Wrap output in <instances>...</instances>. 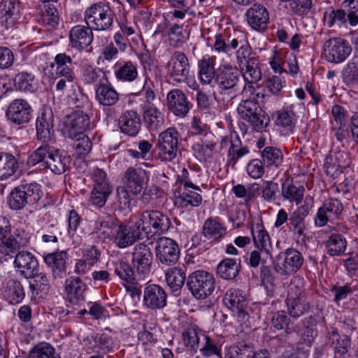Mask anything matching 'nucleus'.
<instances>
[{
    "instance_id": "obj_13",
    "label": "nucleus",
    "mask_w": 358,
    "mask_h": 358,
    "mask_svg": "<svg viewBox=\"0 0 358 358\" xmlns=\"http://www.w3.org/2000/svg\"><path fill=\"white\" fill-rule=\"evenodd\" d=\"M131 264L141 277L148 275L151 271L153 256L149 246L145 243L136 244L132 249Z\"/></svg>"
},
{
    "instance_id": "obj_52",
    "label": "nucleus",
    "mask_w": 358,
    "mask_h": 358,
    "mask_svg": "<svg viewBox=\"0 0 358 358\" xmlns=\"http://www.w3.org/2000/svg\"><path fill=\"white\" fill-rule=\"evenodd\" d=\"M308 214V208L301 206L294 211L289 217V225L293 228L294 234L302 236L305 229L304 218Z\"/></svg>"
},
{
    "instance_id": "obj_45",
    "label": "nucleus",
    "mask_w": 358,
    "mask_h": 358,
    "mask_svg": "<svg viewBox=\"0 0 358 358\" xmlns=\"http://www.w3.org/2000/svg\"><path fill=\"white\" fill-rule=\"evenodd\" d=\"M254 244L261 252H265L267 255H270V249L271 248L270 236L264 229L262 222L257 223L256 225V231L251 229Z\"/></svg>"
},
{
    "instance_id": "obj_31",
    "label": "nucleus",
    "mask_w": 358,
    "mask_h": 358,
    "mask_svg": "<svg viewBox=\"0 0 358 358\" xmlns=\"http://www.w3.org/2000/svg\"><path fill=\"white\" fill-rule=\"evenodd\" d=\"M68 255L65 251L49 253L44 257V262L50 268L55 279H62L66 273V259Z\"/></svg>"
},
{
    "instance_id": "obj_18",
    "label": "nucleus",
    "mask_w": 358,
    "mask_h": 358,
    "mask_svg": "<svg viewBox=\"0 0 358 358\" xmlns=\"http://www.w3.org/2000/svg\"><path fill=\"white\" fill-rule=\"evenodd\" d=\"M223 302L232 312L237 314L238 318L244 322L248 319L245 311L248 303L243 292L238 289H230L227 291Z\"/></svg>"
},
{
    "instance_id": "obj_14",
    "label": "nucleus",
    "mask_w": 358,
    "mask_h": 358,
    "mask_svg": "<svg viewBox=\"0 0 358 358\" xmlns=\"http://www.w3.org/2000/svg\"><path fill=\"white\" fill-rule=\"evenodd\" d=\"M170 78L175 82L184 83L189 74V63L186 55L176 50L172 53L166 64Z\"/></svg>"
},
{
    "instance_id": "obj_3",
    "label": "nucleus",
    "mask_w": 358,
    "mask_h": 358,
    "mask_svg": "<svg viewBox=\"0 0 358 358\" xmlns=\"http://www.w3.org/2000/svg\"><path fill=\"white\" fill-rule=\"evenodd\" d=\"M41 185L36 182L22 181L9 194L8 203L11 209L20 210L27 205H34L41 199Z\"/></svg>"
},
{
    "instance_id": "obj_51",
    "label": "nucleus",
    "mask_w": 358,
    "mask_h": 358,
    "mask_svg": "<svg viewBox=\"0 0 358 358\" xmlns=\"http://www.w3.org/2000/svg\"><path fill=\"white\" fill-rule=\"evenodd\" d=\"M199 350L206 357H210L213 355L219 357L222 356L221 345L218 340L206 334H204L202 338Z\"/></svg>"
},
{
    "instance_id": "obj_6",
    "label": "nucleus",
    "mask_w": 358,
    "mask_h": 358,
    "mask_svg": "<svg viewBox=\"0 0 358 358\" xmlns=\"http://www.w3.org/2000/svg\"><path fill=\"white\" fill-rule=\"evenodd\" d=\"M187 287L196 299L203 300L213 293L215 278L212 273L206 271L197 270L187 277Z\"/></svg>"
},
{
    "instance_id": "obj_20",
    "label": "nucleus",
    "mask_w": 358,
    "mask_h": 358,
    "mask_svg": "<svg viewBox=\"0 0 358 358\" xmlns=\"http://www.w3.org/2000/svg\"><path fill=\"white\" fill-rule=\"evenodd\" d=\"M89 116L81 110H76L67 116L64 122V132L69 138L76 137L78 134H83L90 128Z\"/></svg>"
},
{
    "instance_id": "obj_58",
    "label": "nucleus",
    "mask_w": 358,
    "mask_h": 358,
    "mask_svg": "<svg viewBox=\"0 0 358 358\" xmlns=\"http://www.w3.org/2000/svg\"><path fill=\"white\" fill-rule=\"evenodd\" d=\"M20 243L13 237L11 232L9 235L0 238V255L13 257L15 254L21 248Z\"/></svg>"
},
{
    "instance_id": "obj_54",
    "label": "nucleus",
    "mask_w": 358,
    "mask_h": 358,
    "mask_svg": "<svg viewBox=\"0 0 358 358\" xmlns=\"http://www.w3.org/2000/svg\"><path fill=\"white\" fill-rule=\"evenodd\" d=\"M262 157L264 164L268 167H278L283 161V155L282 151L275 147H266L262 152Z\"/></svg>"
},
{
    "instance_id": "obj_16",
    "label": "nucleus",
    "mask_w": 358,
    "mask_h": 358,
    "mask_svg": "<svg viewBox=\"0 0 358 358\" xmlns=\"http://www.w3.org/2000/svg\"><path fill=\"white\" fill-rule=\"evenodd\" d=\"M324 48L327 61L335 64L344 62L352 52L351 45L341 38L329 39L325 42Z\"/></svg>"
},
{
    "instance_id": "obj_15",
    "label": "nucleus",
    "mask_w": 358,
    "mask_h": 358,
    "mask_svg": "<svg viewBox=\"0 0 358 358\" xmlns=\"http://www.w3.org/2000/svg\"><path fill=\"white\" fill-rule=\"evenodd\" d=\"M140 228L138 220L131 226L120 224L115 227L112 236L117 246L125 248L133 245L138 239L143 238L145 236Z\"/></svg>"
},
{
    "instance_id": "obj_36",
    "label": "nucleus",
    "mask_w": 358,
    "mask_h": 358,
    "mask_svg": "<svg viewBox=\"0 0 358 358\" xmlns=\"http://www.w3.org/2000/svg\"><path fill=\"white\" fill-rule=\"evenodd\" d=\"M115 70V78L122 82H133L138 78L137 64L127 60L116 63Z\"/></svg>"
},
{
    "instance_id": "obj_30",
    "label": "nucleus",
    "mask_w": 358,
    "mask_h": 358,
    "mask_svg": "<svg viewBox=\"0 0 358 358\" xmlns=\"http://www.w3.org/2000/svg\"><path fill=\"white\" fill-rule=\"evenodd\" d=\"M328 342L334 351V358H350L351 340L348 336H341L336 329L329 332Z\"/></svg>"
},
{
    "instance_id": "obj_46",
    "label": "nucleus",
    "mask_w": 358,
    "mask_h": 358,
    "mask_svg": "<svg viewBox=\"0 0 358 358\" xmlns=\"http://www.w3.org/2000/svg\"><path fill=\"white\" fill-rule=\"evenodd\" d=\"M245 81L249 84L248 88L253 89L251 85L257 83L262 77L259 59L252 60L250 63L243 65V69H240Z\"/></svg>"
},
{
    "instance_id": "obj_40",
    "label": "nucleus",
    "mask_w": 358,
    "mask_h": 358,
    "mask_svg": "<svg viewBox=\"0 0 358 358\" xmlns=\"http://www.w3.org/2000/svg\"><path fill=\"white\" fill-rule=\"evenodd\" d=\"M143 117L145 124L150 131H157L164 123V115L154 106H143Z\"/></svg>"
},
{
    "instance_id": "obj_4",
    "label": "nucleus",
    "mask_w": 358,
    "mask_h": 358,
    "mask_svg": "<svg viewBox=\"0 0 358 358\" xmlns=\"http://www.w3.org/2000/svg\"><path fill=\"white\" fill-rule=\"evenodd\" d=\"M324 20L329 27H355L358 24V0H345L339 9H332Z\"/></svg>"
},
{
    "instance_id": "obj_19",
    "label": "nucleus",
    "mask_w": 358,
    "mask_h": 358,
    "mask_svg": "<svg viewBox=\"0 0 358 358\" xmlns=\"http://www.w3.org/2000/svg\"><path fill=\"white\" fill-rule=\"evenodd\" d=\"M167 294L159 285L150 284L144 288L143 304L147 308L156 310L166 306Z\"/></svg>"
},
{
    "instance_id": "obj_62",
    "label": "nucleus",
    "mask_w": 358,
    "mask_h": 358,
    "mask_svg": "<svg viewBox=\"0 0 358 358\" xmlns=\"http://www.w3.org/2000/svg\"><path fill=\"white\" fill-rule=\"evenodd\" d=\"M236 57L240 69H243V65L250 63L252 60L258 59L247 42L240 46L236 52Z\"/></svg>"
},
{
    "instance_id": "obj_27",
    "label": "nucleus",
    "mask_w": 358,
    "mask_h": 358,
    "mask_svg": "<svg viewBox=\"0 0 358 358\" xmlns=\"http://www.w3.org/2000/svg\"><path fill=\"white\" fill-rule=\"evenodd\" d=\"M14 264L21 275L26 278L34 276L36 271H39V264L36 257L28 251H20L17 253Z\"/></svg>"
},
{
    "instance_id": "obj_11",
    "label": "nucleus",
    "mask_w": 358,
    "mask_h": 358,
    "mask_svg": "<svg viewBox=\"0 0 358 358\" xmlns=\"http://www.w3.org/2000/svg\"><path fill=\"white\" fill-rule=\"evenodd\" d=\"M155 251L157 259L166 266L176 264L180 257V248L172 238L162 236L155 242Z\"/></svg>"
},
{
    "instance_id": "obj_35",
    "label": "nucleus",
    "mask_w": 358,
    "mask_h": 358,
    "mask_svg": "<svg viewBox=\"0 0 358 358\" xmlns=\"http://www.w3.org/2000/svg\"><path fill=\"white\" fill-rule=\"evenodd\" d=\"M204 333L195 324H189L182 333L184 345L193 352H196L200 348V343Z\"/></svg>"
},
{
    "instance_id": "obj_41",
    "label": "nucleus",
    "mask_w": 358,
    "mask_h": 358,
    "mask_svg": "<svg viewBox=\"0 0 358 358\" xmlns=\"http://www.w3.org/2000/svg\"><path fill=\"white\" fill-rule=\"evenodd\" d=\"M241 261L237 263L236 260L231 258H226L222 260L217 267V274L224 280H234L240 272Z\"/></svg>"
},
{
    "instance_id": "obj_60",
    "label": "nucleus",
    "mask_w": 358,
    "mask_h": 358,
    "mask_svg": "<svg viewBox=\"0 0 358 358\" xmlns=\"http://www.w3.org/2000/svg\"><path fill=\"white\" fill-rule=\"evenodd\" d=\"M30 278L34 279L33 282L29 283V289L33 294L36 292L38 294L39 292L46 293L49 291L50 285L45 273L36 271Z\"/></svg>"
},
{
    "instance_id": "obj_17",
    "label": "nucleus",
    "mask_w": 358,
    "mask_h": 358,
    "mask_svg": "<svg viewBox=\"0 0 358 358\" xmlns=\"http://www.w3.org/2000/svg\"><path fill=\"white\" fill-rule=\"evenodd\" d=\"M37 139L47 143L52 140L55 135L54 115L49 108H43L36 122Z\"/></svg>"
},
{
    "instance_id": "obj_37",
    "label": "nucleus",
    "mask_w": 358,
    "mask_h": 358,
    "mask_svg": "<svg viewBox=\"0 0 358 358\" xmlns=\"http://www.w3.org/2000/svg\"><path fill=\"white\" fill-rule=\"evenodd\" d=\"M80 78L84 84L94 85L95 87L108 80L104 71L90 65H86L82 68Z\"/></svg>"
},
{
    "instance_id": "obj_47",
    "label": "nucleus",
    "mask_w": 358,
    "mask_h": 358,
    "mask_svg": "<svg viewBox=\"0 0 358 358\" xmlns=\"http://www.w3.org/2000/svg\"><path fill=\"white\" fill-rule=\"evenodd\" d=\"M165 275L167 285L173 292L180 291L186 280L185 271L182 268H170Z\"/></svg>"
},
{
    "instance_id": "obj_34",
    "label": "nucleus",
    "mask_w": 358,
    "mask_h": 358,
    "mask_svg": "<svg viewBox=\"0 0 358 358\" xmlns=\"http://www.w3.org/2000/svg\"><path fill=\"white\" fill-rule=\"evenodd\" d=\"M290 317L284 310H278L273 313L271 317V325L277 330H284L282 337L285 341L290 343L291 336L293 332L297 331V326H289Z\"/></svg>"
},
{
    "instance_id": "obj_12",
    "label": "nucleus",
    "mask_w": 358,
    "mask_h": 358,
    "mask_svg": "<svg viewBox=\"0 0 358 358\" xmlns=\"http://www.w3.org/2000/svg\"><path fill=\"white\" fill-rule=\"evenodd\" d=\"M288 314L297 318L303 315L308 309L304 289L300 282H292L286 299Z\"/></svg>"
},
{
    "instance_id": "obj_29",
    "label": "nucleus",
    "mask_w": 358,
    "mask_h": 358,
    "mask_svg": "<svg viewBox=\"0 0 358 358\" xmlns=\"http://www.w3.org/2000/svg\"><path fill=\"white\" fill-rule=\"evenodd\" d=\"M247 21L255 30L263 31L269 22V14L266 8L259 3H255L246 13Z\"/></svg>"
},
{
    "instance_id": "obj_48",
    "label": "nucleus",
    "mask_w": 358,
    "mask_h": 358,
    "mask_svg": "<svg viewBox=\"0 0 358 358\" xmlns=\"http://www.w3.org/2000/svg\"><path fill=\"white\" fill-rule=\"evenodd\" d=\"M347 248V241L343 235L332 234L326 241V249L328 255L332 257L343 254Z\"/></svg>"
},
{
    "instance_id": "obj_59",
    "label": "nucleus",
    "mask_w": 358,
    "mask_h": 358,
    "mask_svg": "<svg viewBox=\"0 0 358 358\" xmlns=\"http://www.w3.org/2000/svg\"><path fill=\"white\" fill-rule=\"evenodd\" d=\"M55 348L48 343H39L29 352L27 358H55Z\"/></svg>"
},
{
    "instance_id": "obj_55",
    "label": "nucleus",
    "mask_w": 358,
    "mask_h": 358,
    "mask_svg": "<svg viewBox=\"0 0 358 358\" xmlns=\"http://www.w3.org/2000/svg\"><path fill=\"white\" fill-rule=\"evenodd\" d=\"M201 192L191 187L183 188L178 196L180 206L183 208H187L189 205L194 207L200 206L202 203Z\"/></svg>"
},
{
    "instance_id": "obj_33",
    "label": "nucleus",
    "mask_w": 358,
    "mask_h": 358,
    "mask_svg": "<svg viewBox=\"0 0 358 358\" xmlns=\"http://www.w3.org/2000/svg\"><path fill=\"white\" fill-rule=\"evenodd\" d=\"M95 99L101 106H112L118 101L119 94L107 80L95 87Z\"/></svg>"
},
{
    "instance_id": "obj_38",
    "label": "nucleus",
    "mask_w": 358,
    "mask_h": 358,
    "mask_svg": "<svg viewBox=\"0 0 358 358\" xmlns=\"http://www.w3.org/2000/svg\"><path fill=\"white\" fill-rule=\"evenodd\" d=\"M203 236L214 241H219L226 234L227 230L217 217L208 218L203 225Z\"/></svg>"
},
{
    "instance_id": "obj_9",
    "label": "nucleus",
    "mask_w": 358,
    "mask_h": 358,
    "mask_svg": "<svg viewBox=\"0 0 358 358\" xmlns=\"http://www.w3.org/2000/svg\"><path fill=\"white\" fill-rule=\"evenodd\" d=\"M238 69L231 65H224L217 70L215 86H217L222 94L235 96L238 91V83L240 81Z\"/></svg>"
},
{
    "instance_id": "obj_5",
    "label": "nucleus",
    "mask_w": 358,
    "mask_h": 358,
    "mask_svg": "<svg viewBox=\"0 0 358 358\" xmlns=\"http://www.w3.org/2000/svg\"><path fill=\"white\" fill-rule=\"evenodd\" d=\"M139 226L145 237L149 238L153 234L167 232L171 226V221L168 215L160 210H145L138 220Z\"/></svg>"
},
{
    "instance_id": "obj_61",
    "label": "nucleus",
    "mask_w": 358,
    "mask_h": 358,
    "mask_svg": "<svg viewBox=\"0 0 358 358\" xmlns=\"http://www.w3.org/2000/svg\"><path fill=\"white\" fill-rule=\"evenodd\" d=\"M15 86L21 91L32 92L35 90L34 76L21 72L17 74L14 79Z\"/></svg>"
},
{
    "instance_id": "obj_32",
    "label": "nucleus",
    "mask_w": 358,
    "mask_h": 358,
    "mask_svg": "<svg viewBox=\"0 0 358 358\" xmlns=\"http://www.w3.org/2000/svg\"><path fill=\"white\" fill-rule=\"evenodd\" d=\"M23 163L19 158L7 152H0V181L6 180L14 176Z\"/></svg>"
},
{
    "instance_id": "obj_39",
    "label": "nucleus",
    "mask_w": 358,
    "mask_h": 358,
    "mask_svg": "<svg viewBox=\"0 0 358 358\" xmlns=\"http://www.w3.org/2000/svg\"><path fill=\"white\" fill-rule=\"evenodd\" d=\"M115 223L110 216L99 217L94 223L92 235L103 241L110 237Z\"/></svg>"
},
{
    "instance_id": "obj_53",
    "label": "nucleus",
    "mask_w": 358,
    "mask_h": 358,
    "mask_svg": "<svg viewBox=\"0 0 358 358\" xmlns=\"http://www.w3.org/2000/svg\"><path fill=\"white\" fill-rule=\"evenodd\" d=\"M305 189L303 186H296L293 183L287 184L283 183L282 185V196L284 200H287L289 202L295 203L296 205L299 204L303 198Z\"/></svg>"
},
{
    "instance_id": "obj_42",
    "label": "nucleus",
    "mask_w": 358,
    "mask_h": 358,
    "mask_svg": "<svg viewBox=\"0 0 358 358\" xmlns=\"http://www.w3.org/2000/svg\"><path fill=\"white\" fill-rule=\"evenodd\" d=\"M3 294L10 304L19 303L25 296L22 284L16 280H9L6 282Z\"/></svg>"
},
{
    "instance_id": "obj_22",
    "label": "nucleus",
    "mask_w": 358,
    "mask_h": 358,
    "mask_svg": "<svg viewBox=\"0 0 358 358\" xmlns=\"http://www.w3.org/2000/svg\"><path fill=\"white\" fill-rule=\"evenodd\" d=\"M69 38V46L71 48L82 51L92 43L93 29L87 24L76 25L71 29Z\"/></svg>"
},
{
    "instance_id": "obj_44",
    "label": "nucleus",
    "mask_w": 358,
    "mask_h": 358,
    "mask_svg": "<svg viewBox=\"0 0 358 358\" xmlns=\"http://www.w3.org/2000/svg\"><path fill=\"white\" fill-rule=\"evenodd\" d=\"M56 73L62 77H69L74 80L73 63L72 58L66 53L57 54L55 57Z\"/></svg>"
},
{
    "instance_id": "obj_26",
    "label": "nucleus",
    "mask_w": 358,
    "mask_h": 358,
    "mask_svg": "<svg viewBox=\"0 0 358 358\" xmlns=\"http://www.w3.org/2000/svg\"><path fill=\"white\" fill-rule=\"evenodd\" d=\"M64 290L71 304L80 305L85 299L87 285L80 277L71 276L65 280Z\"/></svg>"
},
{
    "instance_id": "obj_23",
    "label": "nucleus",
    "mask_w": 358,
    "mask_h": 358,
    "mask_svg": "<svg viewBox=\"0 0 358 358\" xmlns=\"http://www.w3.org/2000/svg\"><path fill=\"white\" fill-rule=\"evenodd\" d=\"M31 107L27 101L22 99L13 101L6 110L8 119L16 124L28 123L31 118Z\"/></svg>"
},
{
    "instance_id": "obj_24",
    "label": "nucleus",
    "mask_w": 358,
    "mask_h": 358,
    "mask_svg": "<svg viewBox=\"0 0 358 358\" xmlns=\"http://www.w3.org/2000/svg\"><path fill=\"white\" fill-rule=\"evenodd\" d=\"M148 180L147 172L141 168L129 167L124 173L125 187L133 195L139 194Z\"/></svg>"
},
{
    "instance_id": "obj_28",
    "label": "nucleus",
    "mask_w": 358,
    "mask_h": 358,
    "mask_svg": "<svg viewBox=\"0 0 358 358\" xmlns=\"http://www.w3.org/2000/svg\"><path fill=\"white\" fill-rule=\"evenodd\" d=\"M118 124L121 132L131 137L136 136L142 126L140 115L133 110L124 112L119 117Z\"/></svg>"
},
{
    "instance_id": "obj_50",
    "label": "nucleus",
    "mask_w": 358,
    "mask_h": 358,
    "mask_svg": "<svg viewBox=\"0 0 358 358\" xmlns=\"http://www.w3.org/2000/svg\"><path fill=\"white\" fill-rule=\"evenodd\" d=\"M343 83L350 88H358V63L350 61L341 71Z\"/></svg>"
},
{
    "instance_id": "obj_63",
    "label": "nucleus",
    "mask_w": 358,
    "mask_h": 358,
    "mask_svg": "<svg viewBox=\"0 0 358 358\" xmlns=\"http://www.w3.org/2000/svg\"><path fill=\"white\" fill-rule=\"evenodd\" d=\"M255 352L249 345L240 343L229 347L225 354V358H252Z\"/></svg>"
},
{
    "instance_id": "obj_64",
    "label": "nucleus",
    "mask_w": 358,
    "mask_h": 358,
    "mask_svg": "<svg viewBox=\"0 0 358 358\" xmlns=\"http://www.w3.org/2000/svg\"><path fill=\"white\" fill-rule=\"evenodd\" d=\"M112 191V188L92 187L90 201L94 206L101 208L105 205Z\"/></svg>"
},
{
    "instance_id": "obj_56",
    "label": "nucleus",
    "mask_w": 358,
    "mask_h": 358,
    "mask_svg": "<svg viewBox=\"0 0 358 358\" xmlns=\"http://www.w3.org/2000/svg\"><path fill=\"white\" fill-rule=\"evenodd\" d=\"M135 269L130 264L124 261H117L114 263L115 273L122 281L133 284L135 281Z\"/></svg>"
},
{
    "instance_id": "obj_1",
    "label": "nucleus",
    "mask_w": 358,
    "mask_h": 358,
    "mask_svg": "<svg viewBox=\"0 0 358 358\" xmlns=\"http://www.w3.org/2000/svg\"><path fill=\"white\" fill-rule=\"evenodd\" d=\"M71 162L69 155L63 154L48 143H44L29 155L27 164L34 166L41 163L44 168L50 169L52 173L61 174L69 168Z\"/></svg>"
},
{
    "instance_id": "obj_2",
    "label": "nucleus",
    "mask_w": 358,
    "mask_h": 358,
    "mask_svg": "<svg viewBox=\"0 0 358 358\" xmlns=\"http://www.w3.org/2000/svg\"><path fill=\"white\" fill-rule=\"evenodd\" d=\"M115 13L109 4L99 1L87 7L84 13V20L94 31H108L114 24Z\"/></svg>"
},
{
    "instance_id": "obj_10",
    "label": "nucleus",
    "mask_w": 358,
    "mask_h": 358,
    "mask_svg": "<svg viewBox=\"0 0 358 358\" xmlns=\"http://www.w3.org/2000/svg\"><path fill=\"white\" fill-rule=\"evenodd\" d=\"M179 134L169 127L159 134L157 140L158 155L162 161L171 162L176 158L178 148Z\"/></svg>"
},
{
    "instance_id": "obj_49",
    "label": "nucleus",
    "mask_w": 358,
    "mask_h": 358,
    "mask_svg": "<svg viewBox=\"0 0 358 358\" xmlns=\"http://www.w3.org/2000/svg\"><path fill=\"white\" fill-rule=\"evenodd\" d=\"M178 180L183 185V188L191 187L201 192L199 185L201 183V175L198 170L183 168L180 174L178 176Z\"/></svg>"
},
{
    "instance_id": "obj_7",
    "label": "nucleus",
    "mask_w": 358,
    "mask_h": 358,
    "mask_svg": "<svg viewBox=\"0 0 358 358\" xmlns=\"http://www.w3.org/2000/svg\"><path fill=\"white\" fill-rule=\"evenodd\" d=\"M237 111L240 116L257 131L264 130L270 122L268 115L254 100L241 101L238 106Z\"/></svg>"
},
{
    "instance_id": "obj_57",
    "label": "nucleus",
    "mask_w": 358,
    "mask_h": 358,
    "mask_svg": "<svg viewBox=\"0 0 358 358\" xmlns=\"http://www.w3.org/2000/svg\"><path fill=\"white\" fill-rule=\"evenodd\" d=\"M248 153V148L247 146H242L239 137L236 136V139L231 142L227 157L230 163L234 165L239 159Z\"/></svg>"
},
{
    "instance_id": "obj_21",
    "label": "nucleus",
    "mask_w": 358,
    "mask_h": 358,
    "mask_svg": "<svg viewBox=\"0 0 358 358\" xmlns=\"http://www.w3.org/2000/svg\"><path fill=\"white\" fill-rule=\"evenodd\" d=\"M343 210L342 203L336 199H329L324 201L318 209L315 223L318 227H323L329 222L338 219Z\"/></svg>"
},
{
    "instance_id": "obj_8",
    "label": "nucleus",
    "mask_w": 358,
    "mask_h": 358,
    "mask_svg": "<svg viewBox=\"0 0 358 358\" xmlns=\"http://www.w3.org/2000/svg\"><path fill=\"white\" fill-rule=\"evenodd\" d=\"M303 261V257L299 250L289 248L276 257L274 270L280 275H292L301 268Z\"/></svg>"
},
{
    "instance_id": "obj_25",
    "label": "nucleus",
    "mask_w": 358,
    "mask_h": 358,
    "mask_svg": "<svg viewBox=\"0 0 358 358\" xmlns=\"http://www.w3.org/2000/svg\"><path fill=\"white\" fill-rule=\"evenodd\" d=\"M166 101L169 111L179 117H185L190 109L187 96L179 89L171 90L167 94Z\"/></svg>"
},
{
    "instance_id": "obj_43",
    "label": "nucleus",
    "mask_w": 358,
    "mask_h": 358,
    "mask_svg": "<svg viewBox=\"0 0 358 358\" xmlns=\"http://www.w3.org/2000/svg\"><path fill=\"white\" fill-rule=\"evenodd\" d=\"M214 62L210 59L203 58L199 61V78L201 83L215 86L217 71Z\"/></svg>"
}]
</instances>
